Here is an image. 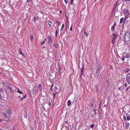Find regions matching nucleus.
<instances>
[{
    "label": "nucleus",
    "mask_w": 130,
    "mask_h": 130,
    "mask_svg": "<svg viewBox=\"0 0 130 130\" xmlns=\"http://www.w3.org/2000/svg\"><path fill=\"white\" fill-rule=\"evenodd\" d=\"M11 113V110L10 109H8L7 110L4 111L3 114V116L7 118H9L10 116V114ZM6 121H10V119L9 118H8L7 120H5Z\"/></svg>",
    "instance_id": "f257e3e1"
},
{
    "label": "nucleus",
    "mask_w": 130,
    "mask_h": 130,
    "mask_svg": "<svg viewBox=\"0 0 130 130\" xmlns=\"http://www.w3.org/2000/svg\"><path fill=\"white\" fill-rule=\"evenodd\" d=\"M124 39L126 42H128L130 40V32L129 31L125 33Z\"/></svg>",
    "instance_id": "f03ea898"
},
{
    "label": "nucleus",
    "mask_w": 130,
    "mask_h": 130,
    "mask_svg": "<svg viewBox=\"0 0 130 130\" xmlns=\"http://www.w3.org/2000/svg\"><path fill=\"white\" fill-rule=\"evenodd\" d=\"M96 66L95 69L96 70H101V66L100 63L98 62V63H96Z\"/></svg>",
    "instance_id": "7ed1b4c3"
},
{
    "label": "nucleus",
    "mask_w": 130,
    "mask_h": 130,
    "mask_svg": "<svg viewBox=\"0 0 130 130\" xmlns=\"http://www.w3.org/2000/svg\"><path fill=\"white\" fill-rule=\"evenodd\" d=\"M126 80L128 84H130V74L128 73L126 75Z\"/></svg>",
    "instance_id": "20e7f679"
},
{
    "label": "nucleus",
    "mask_w": 130,
    "mask_h": 130,
    "mask_svg": "<svg viewBox=\"0 0 130 130\" xmlns=\"http://www.w3.org/2000/svg\"><path fill=\"white\" fill-rule=\"evenodd\" d=\"M129 12L128 10L126 9H124L123 11L124 14L125 15L128 16L129 14Z\"/></svg>",
    "instance_id": "39448f33"
},
{
    "label": "nucleus",
    "mask_w": 130,
    "mask_h": 130,
    "mask_svg": "<svg viewBox=\"0 0 130 130\" xmlns=\"http://www.w3.org/2000/svg\"><path fill=\"white\" fill-rule=\"evenodd\" d=\"M7 90L10 93H12L13 91V90H12L11 89L10 87H8V86H7Z\"/></svg>",
    "instance_id": "423d86ee"
},
{
    "label": "nucleus",
    "mask_w": 130,
    "mask_h": 130,
    "mask_svg": "<svg viewBox=\"0 0 130 130\" xmlns=\"http://www.w3.org/2000/svg\"><path fill=\"white\" fill-rule=\"evenodd\" d=\"M37 87L36 86H35L34 87L33 92H32V94H35L36 92V90H37Z\"/></svg>",
    "instance_id": "0eeeda50"
},
{
    "label": "nucleus",
    "mask_w": 130,
    "mask_h": 130,
    "mask_svg": "<svg viewBox=\"0 0 130 130\" xmlns=\"http://www.w3.org/2000/svg\"><path fill=\"white\" fill-rule=\"evenodd\" d=\"M127 53L125 52L124 53V54H126L125 56V57L127 58L130 59V55L128 54H127Z\"/></svg>",
    "instance_id": "6e6552de"
},
{
    "label": "nucleus",
    "mask_w": 130,
    "mask_h": 130,
    "mask_svg": "<svg viewBox=\"0 0 130 130\" xmlns=\"http://www.w3.org/2000/svg\"><path fill=\"white\" fill-rule=\"evenodd\" d=\"M112 38L113 39H116L117 37V34H112Z\"/></svg>",
    "instance_id": "1a4fd4ad"
},
{
    "label": "nucleus",
    "mask_w": 130,
    "mask_h": 130,
    "mask_svg": "<svg viewBox=\"0 0 130 130\" xmlns=\"http://www.w3.org/2000/svg\"><path fill=\"white\" fill-rule=\"evenodd\" d=\"M80 51H79L77 53V55L79 56L78 57H79V63H80Z\"/></svg>",
    "instance_id": "9d476101"
},
{
    "label": "nucleus",
    "mask_w": 130,
    "mask_h": 130,
    "mask_svg": "<svg viewBox=\"0 0 130 130\" xmlns=\"http://www.w3.org/2000/svg\"><path fill=\"white\" fill-rule=\"evenodd\" d=\"M96 71V72L95 76L97 77L100 74L101 70H97Z\"/></svg>",
    "instance_id": "9b49d317"
},
{
    "label": "nucleus",
    "mask_w": 130,
    "mask_h": 130,
    "mask_svg": "<svg viewBox=\"0 0 130 130\" xmlns=\"http://www.w3.org/2000/svg\"><path fill=\"white\" fill-rule=\"evenodd\" d=\"M24 115L25 118H27V112L25 110L24 113Z\"/></svg>",
    "instance_id": "f8f14e48"
},
{
    "label": "nucleus",
    "mask_w": 130,
    "mask_h": 130,
    "mask_svg": "<svg viewBox=\"0 0 130 130\" xmlns=\"http://www.w3.org/2000/svg\"><path fill=\"white\" fill-rule=\"evenodd\" d=\"M129 125V123L128 122H126L125 123V128L126 129L128 128Z\"/></svg>",
    "instance_id": "ddd939ff"
},
{
    "label": "nucleus",
    "mask_w": 130,
    "mask_h": 130,
    "mask_svg": "<svg viewBox=\"0 0 130 130\" xmlns=\"http://www.w3.org/2000/svg\"><path fill=\"white\" fill-rule=\"evenodd\" d=\"M42 86L41 84H39L38 86V87L39 89L40 90V91H41L42 90Z\"/></svg>",
    "instance_id": "4468645a"
},
{
    "label": "nucleus",
    "mask_w": 130,
    "mask_h": 130,
    "mask_svg": "<svg viewBox=\"0 0 130 130\" xmlns=\"http://www.w3.org/2000/svg\"><path fill=\"white\" fill-rule=\"evenodd\" d=\"M118 3V2H116L114 4L113 9L115 10L116 6Z\"/></svg>",
    "instance_id": "2eb2a0df"
},
{
    "label": "nucleus",
    "mask_w": 130,
    "mask_h": 130,
    "mask_svg": "<svg viewBox=\"0 0 130 130\" xmlns=\"http://www.w3.org/2000/svg\"><path fill=\"white\" fill-rule=\"evenodd\" d=\"M19 53L21 54L23 56H24V55L23 54V52H22V50H21L20 49V48H19Z\"/></svg>",
    "instance_id": "dca6fc26"
},
{
    "label": "nucleus",
    "mask_w": 130,
    "mask_h": 130,
    "mask_svg": "<svg viewBox=\"0 0 130 130\" xmlns=\"http://www.w3.org/2000/svg\"><path fill=\"white\" fill-rule=\"evenodd\" d=\"M123 21H124V18H121L120 19V24H121L123 22Z\"/></svg>",
    "instance_id": "f3484780"
},
{
    "label": "nucleus",
    "mask_w": 130,
    "mask_h": 130,
    "mask_svg": "<svg viewBox=\"0 0 130 130\" xmlns=\"http://www.w3.org/2000/svg\"><path fill=\"white\" fill-rule=\"evenodd\" d=\"M17 91L20 94H22L23 93V92L22 91H21L19 89V88L17 90Z\"/></svg>",
    "instance_id": "a211bd4d"
},
{
    "label": "nucleus",
    "mask_w": 130,
    "mask_h": 130,
    "mask_svg": "<svg viewBox=\"0 0 130 130\" xmlns=\"http://www.w3.org/2000/svg\"><path fill=\"white\" fill-rule=\"evenodd\" d=\"M71 101L70 100H69L67 102V105L68 106H69L71 105Z\"/></svg>",
    "instance_id": "6ab92c4d"
},
{
    "label": "nucleus",
    "mask_w": 130,
    "mask_h": 130,
    "mask_svg": "<svg viewBox=\"0 0 130 130\" xmlns=\"http://www.w3.org/2000/svg\"><path fill=\"white\" fill-rule=\"evenodd\" d=\"M104 77H102L101 79V82H103L104 81Z\"/></svg>",
    "instance_id": "aec40b11"
},
{
    "label": "nucleus",
    "mask_w": 130,
    "mask_h": 130,
    "mask_svg": "<svg viewBox=\"0 0 130 130\" xmlns=\"http://www.w3.org/2000/svg\"><path fill=\"white\" fill-rule=\"evenodd\" d=\"M26 94H25L24 96H23L21 98V100H22L24 99L26 97Z\"/></svg>",
    "instance_id": "412c9836"
},
{
    "label": "nucleus",
    "mask_w": 130,
    "mask_h": 130,
    "mask_svg": "<svg viewBox=\"0 0 130 130\" xmlns=\"http://www.w3.org/2000/svg\"><path fill=\"white\" fill-rule=\"evenodd\" d=\"M64 26V24H62V26L61 28V29L60 30L61 31L63 29Z\"/></svg>",
    "instance_id": "4be33fe9"
},
{
    "label": "nucleus",
    "mask_w": 130,
    "mask_h": 130,
    "mask_svg": "<svg viewBox=\"0 0 130 130\" xmlns=\"http://www.w3.org/2000/svg\"><path fill=\"white\" fill-rule=\"evenodd\" d=\"M48 23V25L50 26H52L53 25V23L51 21H50Z\"/></svg>",
    "instance_id": "5701e85b"
},
{
    "label": "nucleus",
    "mask_w": 130,
    "mask_h": 130,
    "mask_svg": "<svg viewBox=\"0 0 130 130\" xmlns=\"http://www.w3.org/2000/svg\"><path fill=\"white\" fill-rule=\"evenodd\" d=\"M84 35H85V36L86 37H87L88 36V33H87L86 32L84 31Z\"/></svg>",
    "instance_id": "b1692460"
},
{
    "label": "nucleus",
    "mask_w": 130,
    "mask_h": 130,
    "mask_svg": "<svg viewBox=\"0 0 130 130\" xmlns=\"http://www.w3.org/2000/svg\"><path fill=\"white\" fill-rule=\"evenodd\" d=\"M116 39L113 38L111 40L112 43H114L115 42V40Z\"/></svg>",
    "instance_id": "393cba45"
},
{
    "label": "nucleus",
    "mask_w": 130,
    "mask_h": 130,
    "mask_svg": "<svg viewBox=\"0 0 130 130\" xmlns=\"http://www.w3.org/2000/svg\"><path fill=\"white\" fill-rule=\"evenodd\" d=\"M128 16L127 15H125V18L124 19V22H125L126 21V19L128 18Z\"/></svg>",
    "instance_id": "a878e982"
},
{
    "label": "nucleus",
    "mask_w": 130,
    "mask_h": 130,
    "mask_svg": "<svg viewBox=\"0 0 130 130\" xmlns=\"http://www.w3.org/2000/svg\"><path fill=\"white\" fill-rule=\"evenodd\" d=\"M54 91L55 92H56V91L58 89L57 87L56 86H55V87H54Z\"/></svg>",
    "instance_id": "bb28decb"
},
{
    "label": "nucleus",
    "mask_w": 130,
    "mask_h": 130,
    "mask_svg": "<svg viewBox=\"0 0 130 130\" xmlns=\"http://www.w3.org/2000/svg\"><path fill=\"white\" fill-rule=\"evenodd\" d=\"M68 130H71V125H69L68 126Z\"/></svg>",
    "instance_id": "cd10ccee"
},
{
    "label": "nucleus",
    "mask_w": 130,
    "mask_h": 130,
    "mask_svg": "<svg viewBox=\"0 0 130 130\" xmlns=\"http://www.w3.org/2000/svg\"><path fill=\"white\" fill-rule=\"evenodd\" d=\"M125 57H124V55H123L122 56V58H121L122 61H124V60L125 59Z\"/></svg>",
    "instance_id": "c85d7f7f"
},
{
    "label": "nucleus",
    "mask_w": 130,
    "mask_h": 130,
    "mask_svg": "<svg viewBox=\"0 0 130 130\" xmlns=\"http://www.w3.org/2000/svg\"><path fill=\"white\" fill-rule=\"evenodd\" d=\"M130 115L129 116L128 115L127 117V119L128 121H129L130 119Z\"/></svg>",
    "instance_id": "c756f323"
},
{
    "label": "nucleus",
    "mask_w": 130,
    "mask_h": 130,
    "mask_svg": "<svg viewBox=\"0 0 130 130\" xmlns=\"http://www.w3.org/2000/svg\"><path fill=\"white\" fill-rule=\"evenodd\" d=\"M33 39V36L31 35H30V39L31 40V41H32Z\"/></svg>",
    "instance_id": "7c9ffc66"
},
{
    "label": "nucleus",
    "mask_w": 130,
    "mask_h": 130,
    "mask_svg": "<svg viewBox=\"0 0 130 130\" xmlns=\"http://www.w3.org/2000/svg\"><path fill=\"white\" fill-rule=\"evenodd\" d=\"M59 70L58 71V72H59V73L60 74L61 73V68L60 67V66H59Z\"/></svg>",
    "instance_id": "2f4dec72"
},
{
    "label": "nucleus",
    "mask_w": 130,
    "mask_h": 130,
    "mask_svg": "<svg viewBox=\"0 0 130 130\" xmlns=\"http://www.w3.org/2000/svg\"><path fill=\"white\" fill-rule=\"evenodd\" d=\"M115 29V27L112 26L111 28V30L112 31H113Z\"/></svg>",
    "instance_id": "473e14b6"
},
{
    "label": "nucleus",
    "mask_w": 130,
    "mask_h": 130,
    "mask_svg": "<svg viewBox=\"0 0 130 130\" xmlns=\"http://www.w3.org/2000/svg\"><path fill=\"white\" fill-rule=\"evenodd\" d=\"M94 124H91V125L90 126V127L91 128H92L94 126Z\"/></svg>",
    "instance_id": "72a5a7b5"
},
{
    "label": "nucleus",
    "mask_w": 130,
    "mask_h": 130,
    "mask_svg": "<svg viewBox=\"0 0 130 130\" xmlns=\"http://www.w3.org/2000/svg\"><path fill=\"white\" fill-rule=\"evenodd\" d=\"M129 71V69L128 68H127L126 69L125 72H128Z\"/></svg>",
    "instance_id": "f704fd0d"
},
{
    "label": "nucleus",
    "mask_w": 130,
    "mask_h": 130,
    "mask_svg": "<svg viewBox=\"0 0 130 130\" xmlns=\"http://www.w3.org/2000/svg\"><path fill=\"white\" fill-rule=\"evenodd\" d=\"M94 105V104L93 103H91L90 105V106L91 107H93Z\"/></svg>",
    "instance_id": "c9c22d12"
},
{
    "label": "nucleus",
    "mask_w": 130,
    "mask_h": 130,
    "mask_svg": "<svg viewBox=\"0 0 130 130\" xmlns=\"http://www.w3.org/2000/svg\"><path fill=\"white\" fill-rule=\"evenodd\" d=\"M54 45L56 48L58 46V45L56 43H55V44Z\"/></svg>",
    "instance_id": "e433bc0d"
},
{
    "label": "nucleus",
    "mask_w": 130,
    "mask_h": 130,
    "mask_svg": "<svg viewBox=\"0 0 130 130\" xmlns=\"http://www.w3.org/2000/svg\"><path fill=\"white\" fill-rule=\"evenodd\" d=\"M116 25H117V24L116 23V22H114V24L113 26L115 27V26H116Z\"/></svg>",
    "instance_id": "4c0bfd02"
},
{
    "label": "nucleus",
    "mask_w": 130,
    "mask_h": 130,
    "mask_svg": "<svg viewBox=\"0 0 130 130\" xmlns=\"http://www.w3.org/2000/svg\"><path fill=\"white\" fill-rule=\"evenodd\" d=\"M123 118L124 121H125L126 120V118L125 116H124Z\"/></svg>",
    "instance_id": "58836bf2"
},
{
    "label": "nucleus",
    "mask_w": 130,
    "mask_h": 130,
    "mask_svg": "<svg viewBox=\"0 0 130 130\" xmlns=\"http://www.w3.org/2000/svg\"><path fill=\"white\" fill-rule=\"evenodd\" d=\"M56 93H55L53 94V99H54L56 96Z\"/></svg>",
    "instance_id": "ea45409f"
},
{
    "label": "nucleus",
    "mask_w": 130,
    "mask_h": 130,
    "mask_svg": "<svg viewBox=\"0 0 130 130\" xmlns=\"http://www.w3.org/2000/svg\"><path fill=\"white\" fill-rule=\"evenodd\" d=\"M48 39L49 40H51V38L50 36H48L47 37Z\"/></svg>",
    "instance_id": "a19ab883"
},
{
    "label": "nucleus",
    "mask_w": 130,
    "mask_h": 130,
    "mask_svg": "<svg viewBox=\"0 0 130 130\" xmlns=\"http://www.w3.org/2000/svg\"><path fill=\"white\" fill-rule=\"evenodd\" d=\"M52 43V41H51V40H49L48 42V43L49 44H51Z\"/></svg>",
    "instance_id": "79ce46f5"
},
{
    "label": "nucleus",
    "mask_w": 130,
    "mask_h": 130,
    "mask_svg": "<svg viewBox=\"0 0 130 130\" xmlns=\"http://www.w3.org/2000/svg\"><path fill=\"white\" fill-rule=\"evenodd\" d=\"M48 104L50 106L51 105V103L50 101H49L48 103Z\"/></svg>",
    "instance_id": "37998d69"
},
{
    "label": "nucleus",
    "mask_w": 130,
    "mask_h": 130,
    "mask_svg": "<svg viewBox=\"0 0 130 130\" xmlns=\"http://www.w3.org/2000/svg\"><path fill=\"white\" fill-rule=\"evenodd\" d=\"M44 43H45V41L41 42V45H42L43 44H44Z\"/></svg>",
    "instance_id": "c03bdc74"
},
{
    "label": "nucleus",
    "mask_w": 130,
    "mask_h": 130,
    "mask_svg": "<svg viewBox=\"0 0 130 130\" xmlns=\"http://www.w3.org/2000/svg\"><path fill=\"white\" fill-rule=\"evenodd\" d=\"M115 10L112 9V13L113 14L114 13Z\"/></svg>",
    "instance_id": "a18cd8bd"
},
{
    "label": "nucleus",
    "mask_w": 130,
    "mask_h": 130,
    "mask_svg": "<svg viewBox=\"0 0 130 130\" xmlns=\"http://www.w3.org/2000/svg\"><path fill=\"white\" fill-rule=\"evenodd\" d=\"M74 0H71L70 2V4H72L73 3V2Z\"/></svg>",
    "instance_id": "49530a36"
},
{
    "label": "nucleus",
    "mask_w": 130,
    "mask_h": 130,
    "mask_svg": "<svg viewBox=\"0 0 130 130\" xmlns=\"http://www.w3.org/2000/svg\"><path fill=\"white\" fill-rule=\"evenodd\" d=\"M57 30H56V32H55V36L56 37H57Z\"/></svg>",
    "instance_id": "de8ad7c7"
},
{
    "label": "nucleus",
    "mask_w": 130,
    "mask_h": 130,
    "mask_svg": "<svg viewBox=\"0 0 130 130\" xmlns=\"http://www.w3.org/2000/svg\"><path fill=\"white\" fill-rule=\"evenodd\" d=\"M38 17H37V18H36V17H34V20H36V19H38Z\"/></svg>",
    "instance_id": "09e8293b"
},
{
    "label": "nucleus",
    "mask_w": 130,
    "mask_h": 130,
    "mask_svg": "<svg viewBox=\"0 0 130 130\" xmlns=\"http://www.w3.org/2000/svg\"><path fill=\"white\" fill-rule=\"evenodd\" d=\"M93 111L94 112V114L95 115H96V110L95 109H94L93 110Z\"/></svg>",
    "instance_id": "8fccbe9b"
},
{
    "label": "nucleus",
    "mask_w": 130,
    "mask_h": 130,
    "mask_svg": "<svg viewBox=\"0 0 130 130\" xmlns=\"http://www.w3.org/2000/svg\"><path fill=\"white\" fill-rule=\"evenodd\" d=\"M64 1L66 3V4H67L68 3V0H64Z\"/></svg>",
    "instance_id": "3c124183"
},
{
    "label": "nucleus",
    "mask_w": 130,
    "mask_h": 130,
    "mask_svg": "<svg viewBox=\"0 0 130 130\" xmlns=\"http://www.w3.org/2000/svg\"><path fill=\"white\" fill-rule=\"evenodd\" d=\"M84 66L83 65V67L82 68V74H83V68H84Z\"/></svg>",
    "instance_id": "603ef678"
},
{
    "label": "nucleus",
    "mask_w": 130,
    "mask_h": 130,
    "mask_svg": "<svg viewBox=\"0 0 130 130\" xmlns=\"http://www.w3.org/2000/svg\"><path fill=\"white\" fill-rule=\"evenodd\" d=\"M57 23L58 25H60V23L58 21L57 22Z\"/></svg>",
    "instance_id": "864d4df0"
},
{
    "label": "nucleus",
    "mask_w": 130,
    "mask_h": 130,
    "mask_svg": "<svg viewBox=\"0 0 130 130\" xmlns=\"http://www.w3.org/2000/svg\"><path fill=\"white\" fill-rule=\"evenodd\" d=\"M72 26L71 25V27L70 29V30L71 31L72 30Z\"/></svg>",
    "instance_id": "5fc2aeb1"
},
{
    "label": "nucleus",
    "mask_w": 130,
    "mask_h": 130,
    "mask_svg": "<svg viewBox=\"0 0 130 130\" xmlns=\"http://www.w3.org/2000/svg\"><path fill=\"white\" fill-rule=\"evenodd\" d=\"M127 86V84H124V86L125 87H126Z\"/></svg>",
    "instance_id": "6e6d98bb"
},
{
    "label": "nucleus",
    "mask_w": 130,
    "mask_h": 130,
    "mask_svg": "<svg viewBox=\"0 0 130 130\" xmlns=\"http://www.w3.org/2000/svg\"><path fill=\"white\" fill-rule=\"evenodd\" d=\"M27 1L28 3L30 2L31 1L30 0H27Z\"/></svg>",
    "instance_id": "4d7b16f0"
},
{
    "label": "nucleus",
    "mask_w": 130,
    "mask_h": 130,
    "mask_svg": "<svg viewBox=\"0 0 130 130\" xmlns=\"http://www.w3.org/2000/svg\"><path fill=\"white\" fill-rule=\"evenodd\" d=\"M3 121V120L0 119V122H1Z\"/></svg>",
    "instance_id": "13d9d810"
},
{
    "label": "nucleus",
    "mask_w": 130,
    "mask_h": 130,
    "mask_svg": "<svg viewBox=\"0 0 130 130\" xmlns=\"http://www.w3.org/2000/svg\"><path fill=\"white\" fill-rule=\"evenodd\" d=\"M2 98V96H1V94H0V99H1Z\"/></svg>",
    "instance_id": "bf43d9fd"
},
{
    "label": "nucleus",
    "mask_w": 130,
    "mask_h": 130,
    "mask_svg": "<svg viewBox=\"0 0 130 130\" xmlns=\"http://www.w3.org/2000/svg\"><path fill=\"white\" fill-rule=\"evenodd\" d=\"M129 87H127L126 89V91H127Z\"/></svg>",
    "instance_id": "052dcab7"
},
{
    "label": "nucleus",
    "mask_w": 130,
    "mask_h": 130,
    "mask_svg": "<svg viewBox=\"0 0 130 130\" xmlns=\"http://www.w3.org/2000/svg\"><path fill=\"white\" fill-rule=\"evenodd\" d=\"M53 86H54V84H53L52 85H51V87L52 88Z\"/></svg>",
    "instance_id": "680f3d73"
},
{
    "label": "nucleus",
    "mask_w": 130,
    "mask_h": 130,
    "mask_svg": "<svg viewBox=\"0 0 130 130\" xmlns=\"http://www.w3.org/2000/svg\"><path fill=\"white\" fill-rule=\"evenodd\" d=\"M52 90V88L51 87V88H50V90H51V91Z\"/></svg>",
    "instance_id": "e2e57ef3"
},
{
    "label": "nucleus",
    "mask_w": 130,
    "mask_h": 130,
    "mask_svg": "<svg viewBox=\"0 0 130 130\" xmlns=\"http://www.w3.org/2000/svg\"><path fill=\"white\" fill-rule=\"evenodd\" d=\"M80 77L81 78V73L80 74Z\"/></svg>",
    "instance_id": "0e129e2a"
},
{
    "label": "nucleus",
    "mask_w": 130,
    "mask_h": 130,
    "mask_svg": "<svg viewBox=\"0 0 130 130\" xmlns=\"http://www.w3.org/2000/svg\"><path fill=\"white\" fill-rule=\"evenodd\" d=\"M126 1H129L130 2V0H126Z\"/></svg>",
    "instance_id": "69168bd1"
},
{
    "label": "nucleus",
    "mask_w": 130,
    "mask_h": 130,
    "mask_svg": "<svg viewBox=\"0 0 130 130\" xmlns=\"http://www.w3.org/2000/svg\"><path fill=\"white\" fill-rule=\"evenodd\" d=\"M77 1H78L80 2V1H81V0H77Z\"/></svg>",
    "instance_id": "338daca9"
},
{
    "label": "nucleus",
    "mask_w": 130,
    "mask_h": 130,
    "mask_svg": "<svg viewBox=\"0 0 130 130\" xmlns=\"http://www.w3.org/2000/svg\"><path fill=\"white\" fill-rule=\"evenodd\" d=\"M46 40V38H45L44 41H45V42Z\"/></svg>",
    "instance_id": "774afa93"
}]
</instances>
